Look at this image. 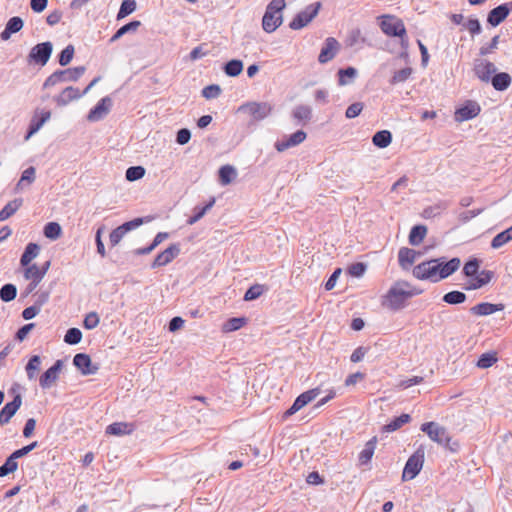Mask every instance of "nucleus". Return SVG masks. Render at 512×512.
<instances>
[{
	"label": "nucleus",
	"instance_id": "f257e3e1",
	"mask_svg": "<svg viewBox=\"0 0 512 512\" xmlns=\"http://www.w3.org/2000/svg\"><path fill=\"white\" fill-rule=\"evenodd\" d=\"M460 265L461 261L457 257L448 261L444 257L434 258L414 266L412 273L416 279L436 283L455 273Z\"/></svg>",
	"mask_w": 512,
	"mask_h": 512
},
{
	"label": "nucleus",
	"instance_id": "f03ea898",
	"mask_svg": "<svg viewBox=\"0 0 512 512\" xmlns=\"http://www.w3.org/2000/svg\"><path fill=\"white\" fill-rule=\"evenodd\" d=\"M409 284L406 282L394 284L382 297V306L391 310H400L405 306L406 301L420 293L416 290H408Z\"/></svg>",
	"mask_w": 512,
	"mask_h": 512
},
{
	"label": "nucleus",
	"instance_id": "7ed1b4c3",
	"mask_svg": "<svg viewBox=\"0 0 512 512\" xmlns=\"http://www.w3.org/2000/svg\"><path fill=\"white\" fill-rule=\"evenodd\" d=\"M479 267L480 263L475 258L465 263L463 267V273L466 277L470 278L467 282V290L479 289L491 281L493 272L489 270H483L478 273Z\"/></svg>",
	"mask_w": 512,
	"mask_h": 512
},
{
	"label": "nucleus",
	"instance_id": "20e7f679",
	"mask_svg": "<svg viewBox=\"0 0 512 512\" xmlns=\"http://www.w3.org/2000/svg\"><path fill=\"white\" fill-rule=\"evenodd\" d=\"M286 7L285 0H272L266 7L262 18V28L267 33L274 32L283 22L282 11Z\"/></svg>",
	"mask_w": 512,
	"mask_h": 512
},
{
	"label": "nucleus",
	"instance_id": "39448f33",
	"mask_svg": "<svg viewBox=\"0 0 512 512\" xmlns=\"http://www.w3.org/2000/svg\"><path fill=\"white\" fill-rule=\"evenodd\" d=\"M380 28L384 34L390 37L406 38V28L401 19L394 15H383L380 17Z\"/></svg>",
	"mask_w": 512,
	"mask_h": 512
},
{
	"label": "nucleus",
	"instance_id": "423d86ee",
	"mask_svg": "<svg viewBox=\"0 0 512 512\" xmlns=\"http://www.w3.org/2000/svg\"><path fill=\"white\" fill-rule=\"evenodd\" d=\"M84 72L85 68L82 66L56 71L45 80L44 87H51L66 81H76L84 74Z\"/></svg>",
	"mask_w": 512,
	"mask_h": 512
},
{
	"label": "nucleus",
	"instance_id": "0eeeda50",
	"mask_svg": "<svg viewBox=\"0 0 512 512\" xmlns=\"http://www.w3.org/2000/svg\"><path fill=\"white\" fill-rule=\"evenodd\" d=\"M51 262L46 261L42 266L36 264H29L24 267V278L30 281L28 285V291L32 292L45 277L46 273L50 268Z\"/></svg>",
	"mask_w": 512,
	"mask_h": 512
},
{
	"label": "nucleus",
	"instance_id": "6e6552de",
	"mask_svg": "<svg viewBox=\"0 0 512 512\" xmlns=\"http://www.w3.org/2000/svg\"><path fill=\"white\" fill-rule=\"evenodd\" d=\"M238 110L247 114L251 119L260 121L271 114L273 107L268 102H247Z\"/></svg>",
	"mask_w": 512,
	"mask_h": 512
},
{
	"label": "nucleus",
	"instance_id": "1a4fd4ad",
	"mask_svg": "<svg viewBox=\"0 0 512 512\" xmlns=\"http://www.w3.org/2000/svg\"><path fill=\"white\" fill-rule=\"evenodd\" d=\"M424 457L423 449H418L409 457L402 473L403 481L412 480L419 474L424 464Z\"/></svg>",
	"mask_w": 512,
	"mask_h": 512
},
{
	"label": "nucleus",
	"instance_id": "9d476101",
	"mask_svg": "<svg viewBox=\"0 0 512 512\" xmlns=\"http://www.w3.org/2000/svg\"><path fill=\"white\" fill-rule=\"evenodd\" d=\"M321 4L316 2L299 12L290 22L289 26L293 30H299L307 26L318 14Z\"/></svg>",
	"mask_w": 512,
	"mask_h": 512
},
{
	"label": "nucleus",
	"instance_id": "9b49d317",
	"mask_svg": "<svg viewBox=\"0 0 512 512\" xmlns=\"http://www.w3.org/2000/svg\"><path fill=\"white\" fill-rule=\"evenodd\" d=\"M421 431L426 433L432 441L438 444H444L450 441L447 430L436 422L431 421L423 423L421 425Z\"/></svg>",
	"mask_w": 512,
	"mask_h": 512
},
{
	"label": "nucleus",
	"instance_id": "f8f14e48",
	"mask_svg": "<svg viewBox=\"0 0 512 512\" xmlns=\"http://www.w3.org/2000/svg\"><path fill=\"white\" fill-rule=\"evenodd\" d=\"M52 49V43L49 41L39 43L31 49L28 56L29 60L36 64L45 65L51 56Z\"/></svg>",
	"mask_w": 512,
	"mask_h": 512
},
{
	"label": "nucleus",
	"instance_id": "ddd939ff",
	"mask_svg": "<svg viewBox=\"0 0 512 512\" xmlns=\"http://www.w3.org/2000/svg\"><path fill=\"white\" fill-rule=\"evenodd\" d=\"M319 394L318 389H311L308 391H305L304 393L300 394L292 404V406L284 413V417H290L296 412H298L300 409H302L304 406H306L308 403L313 401Z\"/></svg>",
	"mask_w": 512,
	"mask_h": 512
},
{
	"label": "nucleus",
	"instance_id": "4468645a",
	"mask_svg": "<svg viewBox=\"0 0 512 512\" xmlns=\"http://www.w3.org/2000/svg\"><path fill=\"white\" fill-rule=\"evenodd\" d=\"M481 108L474 101H466L463 106L455 111V120L463 122L477 117L480 114Z\"/></svg>",
	"mask_w": 512,
	"mask_h": 512
},
{
	"label": "nucleus",
	"instance_id": "2eb2a0df",
	"mask_svg": "<svg viewBox=\"0 0 512 512\" xmlns=\"http://www.w3.org/2000/svg\"><path fill=\"white\" fill-rule=\"evenodd\" d=\"M339 48V42L334 37H328L325 40V44L320 51L318 61L321 64L329 62L336 56L337 52L339 51Z\"/></svg>",
	"mask_w": 512,
	"mask_h": 512
},
{
	"label": "nucleus",
	"instance_id": "dca6fc26",
	"mask_svg": "<svg viewBox=\"0 0 512 512\" xmlns=\"http://www.w3.org/2000/svg\"><path fill=\"white\" fill-rule=\"evenodd\" d=\"M111 106H112V100L110 97L106 96V97L102 98L96 104V106L90 110V112L87 116V119L91 122L101 120L103 117H105L109 113Z\"/></svg>",
	"mask_w": 512,
	"mask_h": 512
},
{
	"label": "nucleus",
	"instance_id": "f3484780",
	"mask_svg": "<svg viewBox=\"0 0 512 512\" xmlns=\"http://www.w3.org/2000/svg\"><path fill=\"white\" fill-rule=\"evenodd\" d=\"M475 75L483 82H489L496 72L495 65L487 60H479L474 65Z\"/></svg>",
	"mask_w": 512,
	"mask_h": 512
},
{
	"label": "nucleus",
	"instance_id": "a211bd4d",
	"mask_svg": "<svg viewBox=\"0 0 512 512\" xmlns=\"http://www.w3.org/2000/svg\"><path fill=\"white\" fill-rule=\"evenodd\" d=\"M307 135L303 130H298L292 135L275 143V148L278 152H283L291 147L297 146L304 142Z\"/></svg>",
	"mask_w": 512,
	"mask_h": 512
},
{
	"label": "nucleus",
	"instance_id": "6ab92c4d",
	"mask_svg": "<svg viewBox=\"0 0 512 512\" xmlns=\"http://www.w3.org/2000/svg\"><path fill=\"white\" fill-rule=\"evenodd\" d=\"M180 253V248L178 244H171L167 249L159 253L156 258L154 259V262L152 264V267H162L170 262H172Z\"/></svg>",
	"mask_w": 512,
	"mask_h": 512
},
{
	"label": "nucleus",
	"instance_id": "aec40b11",
	"mask_svg": "<svg viewBox=\"0 0 512 512\" xmlns=\"http://www.w3.org/2000/svg\"><path fill=\"white\" fill-rule=\"evenodd\" d=\"M21 405L22 398L19 394L14 397L13 401L6 403L0 411V424L4 425L9 423Z\"/></svg>",
	"mask_w": 512,
	"mask_h": 512
},
{
	"label": "nucleus",
	"instance_id": "412c9836",
	"mask_svg": "<svg viewBox=\"0 0 512 512\" xmlns=\"http://www.w3.org/2000/svg\"><path fill=\"white\" fill-rule=\"evenodd\" d=\"M509 4H502L492 9L489 14L487 21L493 27L498 26L502 23L509 15L511 8L508 6Z\"/></svg>",
	"mask_w": 512,
	"mask_h": 512
},
{
	"label": "nucleus",
	"instance_id": "4be33fe9",
	"mask_svg": "<svg viewBox=\"0 0 512 512\" xmlns=\"http://www.w3.org/2000/svg\"><path fill=\"white\" fill-rule=\"evenodd\" d=\"M136 426L134 423L114 422L106 427V434L113 436H123L132 434Z\"/></svg>",
	"mask_w": 512,
	"mask_h": 512
},
{
	"label": "nucleus",
	"instance_id": "5701e85b",
	"mask_svg": "<svg viewBox=\"0 0 512 512\" xmlns=\"http://www.w3.org/2000/svg\"><path fill=\"white\" fill-rule=\"evenodd\" d=\"M61 367V361L57 360L55 364L40 377V386L42 388H49L57 380Z\"/></svg>",
	"mask_w": 512,
	"mask_h": 512
},
{
	"label": "nucleus",
	"instance_id": "b1692460",
	"mask_svg": "<svg viewBox=\"0 0 512 512\" xmlns=\"http://www.w3.org/2000/svg\"><path fill=\"white\" fill-rule=\"evenodd\" d=\"M23 20L20 17H12L8 20L5 29L1 32L0 38L3 41L10 39L13 33L19 32L23 28Z\"/></svg>",
	"mask_w": 512,
	"mask_h": 512
},
{
	"label": "nucleus",
	"instance_id": "393cba45",
	"mask_svg": "<svg viewBox=\"0 0 512 512\" xmlns=\"http://www.w3.org/2000/svg\"><path fill=\"white\" fill-rule=\"evenodd\" d=\"M504 306L502 304H492V303H479L473 306L470 311L472 314L477 316H486L493 314L495 312L503 310Z\"/></svg>",
	"mask_w": 512,
	"mask_h": 512
},
{
	"label": "nucleus",
	"instance_id": "a878e982",
	"mask_svg": "<svg viewBox=\"0 0 512 512\" xmlns=\"http://www.w3.org/2000/svg\"><path fill=\"white\" fill-rule=\"evenodd\" d=\"M81 95L79 89L67 87L55 98V102L58 106H65L71 101L80 98Z\"/></svg>",
	"mask_w": 512,
	"mask_h": 512
},
{
	"label": "nucleus",
	"instance_id": "bb28decb",
	"mask_svg": "<svg viewBox=\"0 0 512 512\" xmlns=\"http://www.w3.org/2000/svg\"><path fill=\"white\" fill-rule=\"evenodd\" d=\"M73 364L82 372L83 375L95 373V368H91V358L84 353H78L74 356Z\"/></svg>",
	"mask_w": 512,
	"mask_h": 512
},
{
	"label": "nucleus",
	"instance_id": "cd10ccee",
	"mask_svg": "<svg viewBox=\"0 0 512 512\" xmlns=\"http://www.w3.org/2000/svg\"><path fill=\"white\" fill-rule=\"evenodd\" d=\"M419 255L418 252H416L413 249L402 247L398 252V261L399 265L406 269L407 267L411 266L415 260L416 257Z\"/></svg>",
	"mask_w": 512,
	"mask_h": 512
},
{
	"label": "nucleus",
	"instance_id": "c85d7f7f",
	"mask_svg": "<svg viewBox=\"0 0 512 512\" xmlns=\"http://www.w3.org/2000/svg\"><path fill=\"white\" fill-rule=\"evenodd\" d=\"M490 81L495 90L504 91L511 85L512 79L508 73L501 72L494 74Z\"/></svg>",
	"mask_w": 512,
	"mask_h": 512
},
{
	"label": "nucleus",
	"instance_id": "c756f323",
	"mask_svg": "<svg viewBox=\"0 0 512 512\" xmlns=\"http://www.w3.org/2000/svg\"><path fill=\"white\" fill-rule=\"evenodd\" d=\"M40 252V246L36 243H29L21 258H20V264L21 266H28L31 264L32 260L35 259Z\"/></svg>",
	"mask_w": 512,
	"mask_h": 512
},
{
	"label": "nucleus",
	"instance_id": "7c9ffc66",
	"mask_svg": "<svg viewBox=\"0 0 512 512\" xmlns=\"http://www.w3.org/2000/svg\"><path fill=\"white\" fill-rule=\"evenodd\" d=\"M376 445H377V437L374 436L372 437L366 444H365V447L364 449L360 452L359 454V461L361 464H368L373 455H374V451L376 449Z\"/></svg>",
	"mask_w": 512,
	"mask_h": 512
},
{
	"label": "nucleus",
	"instance_id": "2f4dec72",
	"mask_svg": "<svg viewBox=\"0 0 512 512\" xmlns=\"http://www.w3.org/2000/svg\"><path fill=\"white\" fill-rule=\"evenodd\" d=\"M50 117L51 113L49 111H42L40 118L35 115L31 120L28 134L25 137L26 140L35 134L43 126V124L50 119Z\"/></svg>",
	"mask_w": 512,
	"mask_h": 512
},
{
	"label": "nucleus",
	"instance_id": "473e14b6",
	"mask_svg": "<svg viewBox=\"0 0 512 512\" xmlns=\"http://www.w3.org/2000/svg\"><path fill=\"white\" fill-rule=\"evenodd\" d=\"M411 417L409 414H402L399 417L394 418L392 421L383 426V431L390 433L400 429L403 425L409 423Z\"/></svg>",
	"mask_w": 512,
	"mask_h": 512
},
{
	"label": "nucleus",
	"instance_id": "72a5a7b5",
	"mask_svg": "<svg viewBox=\"0 0 512 512\" xmlns=\"http://www.w3.org/2000/svg\"><path fill=\"white\" fill-rule=\"evenodd\" d=\"M512 240V226L498 233L491 241L493 249H499Z\"/></svg>",
	"mask_w": 512,
	"mask_h": 512
},
{
	"label": "nucleus",
	"instance_id": "f704fd0d",
	"mask_svg": "<svg viewBox=\"0 0 512 512\" xmlns=\"http://www.w3.org/2000/svg\"><path fill=\"white\" fill-rule=\"evenodd\" d=\"M236 175V170L231 165H224L219 169V180L223 186L230 184Z\"/></svg>",
	"mask_w": 512,
	"mask_h": 512
},
{
	"label": "nucleus",
	"instance_id": "c9c22d12",
	"mask_svg": "<svg viewBox=\"0 0 512 512\" xmlns=\"http://www.w3.org/2000/svg\"><path fill=\"white\" fill-rule=\"evenodd\" d=\"M427 234V228L423 225L414 226L409 233V243L419 245Z\"/></svg>",
	"mask_w": 512,
	"mask_h": 512
},
{
	"label": "nucleus",
	"instance_id": "e433bc0d",
	"mask_svg": "<svg viewBox=\"0 0 512 512\" xmlns=\"http://www.w3.org/2000/svg\"><path fill=\"white\" fill-rule=\"evenodd\" d=\"M392 141V135L388 130H381L374 134L372 142L379 148H386Z\"/></svg>",
	"mask_w": 512,
	"mask_h": 512
},
{
	"label": "nucleus",
	"instance_id": "4c0bfd02",
	"mask_svg": "<svg viewBox=\"0 0 512 512\" xmlns=\"http://www.w3.org/2000/svg\"><path fill=\"white\" fill-rule=\"evenodd\" d=\"M22 206V199H15L8 202L0 211V221H5L11 217Z\"/></svg>",
	"mask_w": 512,
	"mask_h": 512
},
{
	"label": "nucleus",
	"instance_id": "58836bf2",
	"mask_svg": "<svg viewBox=\"0 0 512 512\" xmlns=\"http://www.w3.org/2000/svg\"><path fill=\"white\" fill-rule=\"evenodd\" d=\"M497 361H498L497 352L491 351V352L483 353L479 357L476 365L478 368L487 369V368L493 366Z\"/></svg>",
	"mask_w": 512,
	"mask_h": 512
},
{
	"label": "nucleus",
	"instance_id": "ea45409f",
	"mask_svg": "<svg viewBox=\"0 0 512 512\" xmlns=\"http://www.w3.org/2000/svg\"><path fill=\"white\" fill-rule=\"evenodd\" d=\"M141 25L140 21H132L124 26L120 27L115 34L110 38V42H115L118 39H120L123 35H125L128 32H135L139 26Z\"/></svg>",
	"mask_w": 512,
	"mask_h": 512
},
{
	"label": "nucleus",
	"instance_id": "a19ab883",
	"mask_svg": "<svg viewBox=\"0 0 512 512\" xmlns=\"http://www.w3.org/2000/svg\"><path fill=\"white\" fill-rule=\"evenodd\" d=\"M44 236L50 240L58 239L62 234V228L57 222H49L44 226Z\"/></svg>",
	"mask_w": 512,
	"mask_h": 512
},
{
	"label": "nucleus",
	"instance_id": "79ce46f5",
	"mask_svg": "<svg viewBox=\"0 0 512 512\" xmlns=\"http://www.w3.org/2000/svg\"><path fill=\"white\" fill-rule=\"evenodd\" d=\"M357 70L353 67H348L346 69H340L338 71V84L340 86H345L353 81L356 77Z\"/></svg>",
	"mask_w": 512,
	"mask_h": 512
},
{
	"label": "nucleus",
	"instance_id": "37998d69",
	"mask_svg": "<svg viewBox=\"0 0 512 512\" xmlns=\"http://www.w3.org/2000/svg\"><path fill=\"white\" fill-rule=\"evenodd\" d=\"M18 469L17 458L11 454L5 461V463L0 466V477H5L10 473H14Z\"/></svg>",
	"mask_w": 512,
	"mask_h": 512
},
{
	"label": "nucleus",
	"instance_id": "c03bdc74",
	"mask_svg": "<svg viewBox=\"0 0 512 512\" xmlns=\"http://www.w3.org/2000/svg\"><path fill=\"white\" fill-rule=\"evenodd\" d=\"M225 73L230 77H236L243 71V63L240 60H231L224 67Z\"/></svg>",
	"mask_w": 512,
	"mask_h": 512
},
{
	"label": "nucleus",
	"instance_id": "a18cd8bd",
	"mask_svg": "<svg viewBox=\"0 0 512 512\" xmlns=\"http://www.w3.org/2000/svg\"><path fill=\"white\" fill-rule=\"evenodd\" d=\"M247 323L246 318L239 317V318H230L224 325H223V331L224 332H233L236 330H239L243 326H245Z\"/></svg>",
	"mask_w": 512,
	"mask_h": 512
},
{
	"label": "nucleus",
	"instance_id": "49530a36",
	"mask_svg": "<svg viewBox=\"0 0 512 512\" xmlns=\"http://www.w3.org/2000/svg\"><path fill=\"white\" fill-rule=\"evenodd\" d=\"M465 300H466L465 293L460 292V291H451V292L446 293L443 296V301L448 304H452V305L461 304V303L465 302Z\"/></svg>",
	"mask_w": 512,
	"mask_h": 512
},
{
	"label": "nucleus",
	"instance_id": "de8ad7c7",
	"mask_svg": "<svg viewBox=\"0 0 512 512\" xmlns=\"http://www.w3.org/2000/svg\"><path fill=\"white\" fill-rule=\"evenodd\" d=\"M136 9L135 0H123L120 9L117 14V19L120 20L129 14L133 13Z\"/></svg>",
	"mask_w": 512,
	"mask_h": 512
},
{
	"label": "nucleus",
	"instance_id": "09e8293b",
	"mask_svg": "<svg viewBox=\"0 0 512 512\" xmlns=\"http://www.w3.org/2000/svg\"><path fill=\"white\" fill-rule=\"evenodd\" d=\"M412 74V68L410 67H405L399 71H396L394 73V75L392 76L391 80H390V83L392 85H396V84H399V83H403L405 82L406 80L409 79V77L411 76Z\"/></svg>",
	"mask_w": 512,
	"mask_h": 512
},
{
	"label": "nucleus",
	"instance_id": "8fccbe9b",
	"mask_svg": "<svg viewBox=\"0 0 512 512\" xmlns=\"http://www.w3.org/2000/svg\"><path fill=\"white\" fill-rule=\"evenodd\" d=\"M17 289L13 284H6L0 290V298L4 302H9L15 299Z\"/></svg>",
	"mask_w": 512,
	"mask_h": 512
},
{
	"label": "nucleus",
	"instance_id": "3c124183",
	"mask_svg": "<svg viewBox=\"0 0 512 512\" xmlns=\"http://www.w3.org/2000/svg\"><path fill=\"white\" fill-rule=\"evenodd\" d=\"M81 339L82 332L78 328H70L64 336V341L70 345L78 344Z\"/></svg>",
	"mask_w": 512,
	"mask_h": 512
},
{
	"label": "nucleus",
	"instance_id": "603ef678",
	"mask_svg": "<svg viewBox=\"0 0 512 512\" xmlns=\"http://www.w3.org/2000/svg\"><path fill=\"white\" fill-rule=\"evenodd\" d=\"M41 359L39 356H32L26 365V372L29 379H34L35 372L39 370Z\"/></svg>",
	"mask_w": 512,
	"mask_h": 512
},
{
	"label": "nucleus",
	"instance_id": "864d4df0",
	"mask_svg": "<svg viewBox=\"0 0 512 512\" xmlns=\"http://www.w3.org/2000/svg\"><path fill=\"white\" fill-rule=\"evenodd\" d=\"M145 175V169L142 166L129 167L126 170V179L128 181H136Z\"/></svg>",
	"mask_w": 512,
	"mask_h": 512
},
{
	"label": "nucleus",
	"instance_id": "5fc2aeb1",
	"mask_svg": "<svg viewBox=\"0 0 512 512\" xmlns=\"http://www.w3.org/2000/svg\"><path fill=\"white\" fill-rule=\"evenodd\" d=\"M264 292V287L260 284L251 286L244 295L245 301H252L260 297Z\"/></svg>",
	"mask_w": 512,
	"mask_h": 512
},
{
	"label": "nucleus",
	"instance_id": "6e6d98bb",
	"mask_svg": "<svg viewBox=\"0 0 512 512\" xmlns=\"http://www.w3.org/2000/svg\"><path fill=\"white\" fill-rule=\"evenodd\" d=\"M127 232L128 231L126 230V227L124 225H121L114 229L109 235L111 245L116 246L122 240V238Z\"/></svg>",
	"mask_w": 512,
	"mask_h": 512
},
{
	"label": "nucleus",
	"instance_id": "4d7b16f0",
	"mask_svg": "<svg viewBox=\"0 0 512 512\" xmlns=\"http://www.w3.org/2000/svg\"><path fill=\"white\" fill-rule=\"evenodd\" d=\"M74 56V47L72 45H68L64 48L59 55V64L61 66L68 65Z\"/></svg>",
	"mask_w": 512,
	"mask_h": 512
},
{
	"label": "nucleus",
	"instance_id": "13d9d810",
	"mask_svg": "<svg viewBox=\"0 0 512 512\" xmlns=\"http://www.w3.org/2000/svg\"><path fill=\"white\" fill-rule=\"evenodd\" d=\"M363 108H364L363 103L355 102V103L351 104L350 106H348V108L346 109V112H345V116L348 119L355 118L360 115Z\"/></svg>",
	"mask_w": 512,
	"mask_h": 512
},
{
	"label": "nucleus",
	"instance_id": "bf43d9fd",
	"mask_svg": "<svg viewBox=\"0 0 512 512\" xmlns=\"http://www.w3.org/2000/svg\"><path fill=\"white\" fill-rule=\"evenodd\" d=\"M35 173L36 170L34 167H29L24 170L17 186H22L24 182H27V184L33 183L35 180Z\"/></svg>",
	"mask_w": 512,
	"mask_h": 512
},
{
	"label": "nucleus",
	"instance_id": "052dcab7",
	"mask_svg": "<svg viewBox=\"0 0 512 512\" xmlns=\"http://www.w3.org/2000/svg\"><path fill=\"white\" fill-rule=\"evenodd\" d=\"M220 94H221V88L218 85H215V84L206 86L202 90V95L206 99L217 98Z\"/></svg>",
	"mask_w": 512,
	"mask_h": 512
},
{
	"label": "nucleus",
	"instance_id": "680f3d73",
	"mask_svg": "<svg viewBox=\"0 0 512 512\" xmlns=\"http://www.w3.org/2000/svg\"><path fill=\"white\" fill-rule=\"evenodd\" d=\"M99 317L96 312H90L86 315L83 325L86 329H94L99 324Z\"/></svg>",
	"mask_w": 512,
	"mask_h": 512
},
{
	"label": "nucleus",
	"instance_id": "e2e57ef3",
	"mask_svg": "<svg viewBox=\"0 0 512 512\" xmlns=\"http://www.w3.org/2000/svg\"><path fill=\"white\" fill-rule=\"evenodd\" d=\"M424 381V378L421 376H414L412 378L402 380L398 383L397 387L400 389H407L414 385L421 384Z\"/></svg>",
	"mask_w": 512,
	"mask_h": 512
},
{
	"label": "nucleus",
	"instance_id": "0e129e2a",
	"mask_svg": "<svg viewBox=\"0 0 512 512\" xmlns=\"http://www.w3.org/2000/svg\"><path fill=\"white\" fill-rule=\"evenodd\" d=\"M310 114H311V110L309 107H306V106H299L293 112L294 117L299 120L309 119Z\"/></svg>",
	"mask_w": 512,
	"mask_h": 512
},
{
	"label": "nucleus",
	"instance_id": "69168bd1",
	"mask_svg": "<svg viewBox=\"0 0 512 512\" xmlns=\"http://www.w3.org/2000/svg\"><path fill=\"white\" fill-rule=\"evenodd\" d=\"M35 327L34 323H29L21 327L16 333V339L22 342L27 335L31 332V330Z\"/></svg>",
	"mask_w": 512,
	"mask_h": 512
},
{
	"label": "nucleus",
	"instance_id": "338daca9",
	"mask_svg": "<svg viewBox=\"0 0 512 512\" xmlns=\"http://www.w3.org/2000/svg\"><path fill=\"white\" fill-rule=\"evenodd\" d=\"M366 270V266L363 263H355L349 267V273L350 275L354 277H361Z\"/></svg>",
	"mask_w": 512,
	"mask_h": 512
},
{
	"label": "nucleus",
	"instance_id": "774afa93",
	"mask_svg": "<svg viewBox=\"0 0 512 512\" xmlns=\"http://www.w3.org/2000/svg\"><path fill=\"white\" fill-rule=\"evenodd\" d=\"M191 138V133L188 129L186 128H183V129H180L178 132H177V137H176V141L178 144L180 145H184L186 143L189 142Z\"/></svg>",
	"mask_w": 512,
	"mask_h": 512
}]
</instances>
